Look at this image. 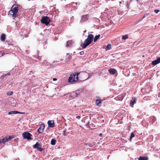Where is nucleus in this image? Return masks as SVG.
Returning <instances> with one entry per match:
<instances>
[{
    "label": "nucleus",
    "instance_id": "nucleus-1",
    "mask_svg": "<svg viewBox=\"0 0 160 160\" xmlns=\"http://www.w3.org/2000/svg\"><path fill=\"white\" fill-rule=\"evenodd\" d=\"M93 38L92 34H89L87 38L85 39L83 43L81 45V46L83 48H85L87 46L90 45L92 42Z\"/></svg>",
    "mask_w": 160,
    "mask_h": 160
},
{
    "label": "nucleus",
    "instance_id": "nucleus-2",
    "mask_svg": "<svg viewBox=\"0 0 160 160\" xmlns=\"http://www.w3.org/2000/svg\"><path fill=\"white\" fill-rule=\"evenodd\" d=\"M80 74L79 72H75L73 74L70 75L69 78L68 82L69 83H74L78 80V75Z\"/></svg>",
    "mask_w": 160,
    "mask_h": 160
},
{
    "label": "nucleus",
    "instance_id": "nucleus-3",
    "mask_svg": "<svg viewBox=\"0 0 160 160\" xmlns=\"http://www.w3.org/2000/svg\"><path fill=\"white\" fill-rule=\"evenodd\" d=\"M50 21V19L47 16L42 17L41 20V22L42 23L45 24L46 25H48L49 24Z\"/></svg>",
    "mask_w": 160,
    "mask_h": 160
},
{
    "label": "nucleus",
    "instance_id": "nucleus-4",
    "mask_svg": "<svg viewBox=\"0 0 160 160\" xmlns=\"http://www.w3.org/2000/svg\"><path fill=\"white\" fill-rule=\"evenodd\" d=\"M32 136V135L31 133L28 132H25L22 134V136L23 138L27 139L28 140L32 139L31 138Z\"/></svg>",
    "mask_w": 160,
    "mask_h": 160
},
{
    "label": "nucleus",
    "instance_id": "nucleus-5",
    "mask_svg": "<svg viewBox=\"0 0 160 160\" xmlns=\"http://www.w3.org/2000/svg\"><path fill=\"white\" fill-rule=\"evenodd\" d=\"M14 138L13 135H11L8 137H5V138L2 139V142L3 143H5L6 142L10 141L11 139Z\"/></svg>",
    "mask_w": 160,
    "mask_h": 160
},
{
    "label": "nucleus",
    "instance_id": "nucleus-6",
    "mask_svg": "<svg viewBox=\"0 0 160 160\" xmlns=\"http://www.w3.org/2000/svg\"><path fill=\"white\" fill-rule=\"evenodd\" d=\"M41 144L38 142H37L33 146V148H34L37 149L39 151L41 152L42 151V149L41 148Z\"/></svg>",
    "mask_w": 160,
    "mask_h": 160
},
{
    "label": "nucleus",
    "instance_id": "nucleus-7",
    "mask_svg": "<svg viewBox=\"0 0 160 160\" xmlns=\"http://www.w3.org/2000/svg\"><path fill=\"white\" fill-rule=\"evenodd\" d=\"M126 94V93H124L122 94H121L118 96L117 97L115 98V99L117 100L122 101L124 98L125 97Z\"/></svg>",
    "mask_w": 160,
    "mask_h": 160
},
{
    "label": "nucleus",
    "instance_id": "nucleus-8",
    "mask_svg": "<svg viewBox=\"0 0 160 160\" xmlns=\"http://www.w3.org/2000/svg\"><path fill=\"white\" fill-rule=\"evenodd\" d=\"M132 100H131L130 103V106L132 107H133L134 104L136 102L137 100L136 98L133 97L132 98Z\"/></svg>",
    "mask_w": 160,
    "mask_h": 160
},
{
    "label": "nucleus",
    "instance_id": "nucleus-9",
    "mask_svg": "<svg viewBox=\"0 0 160 160\" xmlns=\"http://www.w3.org/2000/svg\"><path fill=\"white\" fill-rule=\"evenodd\" d=\"M45 128L44 124H41L38 130V132L39 133H41L43 132V130Z\"/></svg>",
    "mask_w": 160,
    "mask_h": 160
},
{
    "label": "nucleus",
    "instance_id": "nucleus-10",
    "mask_svg": "<svg viewBox=\"0 0 160 160\" xmlns=\"http://www.w3.org/2000/svg\"><path fill=\"white\" fill-rule=\"evenodd\" d=\"M17 13V12L15 11L14 10H12V9H11V10L9 12V14L12 15V17L14 18L17 16L16 14Z\"/></svg>",
    "mask_w": 160,
    "mask_h": 160
},
{
    "label": "nucleus",
    "instance_id": "nucleus-11",
    "mask_svg": "<svg viewBox=\"0 0 160 160\" xmlns=\"http://www.w3.org/2000/svg\"><path fill=\"white\" fill-rule=\"evenodd\" d=\"M17 13V12L15 11L14 10H12V9H11V10L9 12V14L12 15V17L14 18L17 16L16 14Z\"/></svg>",
    "mask_w": 160,
    "mask_h": 160
},
{
    "label": "nucleus",
    "instance_id": "nucleus-12",
    "mask_svg": "<svg viewBox=\"0 0 160 160\" xmlns=\"http://www.w3.org/2000/svg\"><path fill=\"white\" fill-rule=\"evenodd\" d=\"M159 63H160V58H157L156 60L152 62V64L154 65H155Z\"/></svg>",
    "mask_w": 160,
    "mask_h": 160
},
{
    "label": "nucleus",
    "instance_id": "nucleus-13",
    "mask_svg": "<svg viewBox=\"0 0 160 160\" xmlns=\"http://www.w3.org/2000/svg\"><path fill=\"white\" fill-rule=\"evenodd\" d=\"M49 127L53 128L54 127V122L53 121H48V122Z\"/></svg>",
    "mask_w": 160,
    "mask_h": 160
},
{
    "label": "nucleus",
    "instance_id": "nucleus-14",
    "mask_svg": "<svg viewBox=\"0 0 160 160\" xmlns=\"http://www.w3.org/2000/svg\"><path fill=\"white\" fill-rule=\"evenodd\" d=\"M87 20V16L86 15H83L82 17L80 22H83L86 21Z\"/></svg>",
    "mask_w": 160,
    "mask_h": 160
},
{
    "label": "nucleus",
    "instance_id": "nucleus-15",
    "mask_svg": "<svg viewBox=\"0 0 160 160\" xmlns=\"http://www.w3.org/2000/svg\"><path fill=\"white\" fill-rule=\"evenodd\" d=\"M73 42L72 40L68 41L67 42L66 46L67 47L70 46L72 45H73Z\"/></svg>",
    "mask_w": 160,
    "mask_h": 160
},
{
    "label": "nucleus",
    "instance_id": "nucleus-16",
    "mask_svg": "<svg viewBox=\"0 0 160 160\" xmlns=\"http://www.w3.org/2000/svg\"><path fill=\"white\" fill-rule=\"evenodd\" d=\"M11 9H12V10H14L15 11L18 12V7L16 5H14L12 6Z\"/></svg>",
    "mask_w": 160,
    "mask_h": 160
},
{
    "label": "nucleus",
    "instance_id": "nucleus-17",
    "mask_svg": "<svg viewBox=\"0 0 160 160\" xmlns=\"http://www.w3.org/2000/svg\"><path fill=\"white\" fill-rule=\"evenodd\" d=\"M6 39L5 35L4 34H2L1 37V40L4 42L5 41Z\"/></svg>",
    "mask_w": 160,
    "mask_h": 160
},
{
    "label": "nucleus",
    "instance_id": "nucleus-18",
    "mask_svg": "<svg viewBox=\"0 0 160 160\" xmlns=\"http://www.w3.org/2000/svg\"><path fill=\"white\" fill-rule=\"evenodd\" d=\"M123 73L126 76H128L129 75L130 71H123Z\"/></svg>",
    "mask_w": 160,
    "mask_h": 160
},
{
    "label": "nucleus",
    "instance_id": "nucleus-19",
    "mask_svg": "<svg viewBox=\"0 0 160 160\" xmlns=\"http://www.w3.org/2000/svg\"><path fill=\"white\" fill-rule=\"evenodd\" d=\"M101 103V99H97L95 101V104L97 105H99V104Z\"/></svg>",
    "mask_w": 160,
    "mask_h": 160
},
{
    "label": "nucleus",
    "instance_id": "nucleus-20",
    "mask_svg": "<svg viewBox=\"0 0 160 160\" xmlns=\"http://www.w3.org/2000/svg\"><path fill=\"white\" fill-rule=\"evenodd\" d=\"M56 142L57 141L54 138H53L51 140V144L52 145H55L56 144Z\"/></svg>",
    "mask_w": 160,
    "mask_h": 160
},
{
    "label": "nucleus",
    "instance_id": "nucleus-21",
    "mask_svg": "<svg viewBox=\"0 0 160 160\" xmlns=\"http://www.w3.org/2000/svg\"><path fill=\"white\" fill-rule=\"evenodd\" d=\"M100 36V35L99 34L98 35L95 36L94 38V42H96L99 39Z\"/></svg>",
    "mask_w": 160,
    "mask_h": 160
},
{
    "label": "nucleus",
    "instance_id": "nucleus-22",
    "mask_svg": "<svg viewBox=\"0 0 160 160\" xmlns=\"http://www.w3.org/2000/svg\"><path fill=\"white\" fill-rule=\"evenodd\" d=\"M148 158L147 157H140L139 158V160H148Z\"/></svg>",
    "mask_w": 160,
    "mask_h": 160
},
{
    "label": "nucleus",
    "instance_id": "nucleus-23",
    "mask_svg": "<svg viewBox=\"0 0 160 160\" xmlns=\"http://www.w3.org/2000/svg\"><path fill=\"white\" fill-rule=\"evenodd\" d=\"M17 111H13L11 112H8V115H10L12 114H17Z\"/></svg>",
    "mask_w": 160,
    "mask_h": 160
},
{
    "label": "nucleus",
    "instance_id": "nucleus-24",
    "mask_svg": "<svg viewBox=\"0 0 160 160\" xmlns=\"http://www.w3.org/2000/svg\"><path fill=\"white\" fill-rule=\"evenodd\" d=\"M111 48V45L110 44H108L107 45L106 48V50H108L110 49Z\"/></svg>",
    "mask_w": 160,
    "mask_h": 160
},
{
    "label": "nucleus",
    "instance_id": "nucleus-25",
    "mask_svg": "<svg viewBox=\"0 0 160 160\" xmlns=\"http://www.w3.org/2000/svg\"><path fill=\"white\" fill-rule=\"evenodd\" d=\"M128 35H124L122 37V39L124 40H125L126 39L128 38Z\"/></svg>",
    "mask_w": 160,
    "mask_h": 160
},
{
    "label": "nucleus",
    "instance_id": "nucleus-26",
    "mask_svg": "<svg viewBox=\"0 0 160 160\" xmlns=\"http://www.w3.org/2000/svg\"><path fill=\"white\" fill-rule=\"evenodd\" d=\"M13 94V92L12 91H10L7 93V95H11Z\"/></svg>",
    "mask_w": 160,
    "mask_h": 160
},
{
    "label": "nucleus",
    "instance_id": "nucleus-27",
    "mask_svg": "<svg viewBox=\"0 0 160 160\" xmlns=\"http://www.w3.org/2000/svg\"><path fill=\"white\" fill-rule=\"evenodd\" d=\"M66 129H65L62 132V134L64 136H66Z\"/></svg>",
    "mask_w": 160,
    "mask_h": 160
},
{
    "label": "nucleus",
    "instance_id": "nucleus-28",
    "mask_svg": "<svg viewBox=\"0 0 160 160\" xmlns=\"http://www.w3.org/2000/svg\"><path fill=\"white\" fill-rule=\"evenodd\" d=\"M109 71V72L111 74H114L116 73V71Z\"/></svg>",
    "mask_w": 160,
    "mask_h": 160
},
{
    "label": "nucleus",
    "instance_id": "nucleus-29",
    "mask_svg": "<svg viewBox=\"0 0 160 160\" xmlns=\"http://www.w3.org/2000/svg\"><path fill=\"white\" fill-rule=\"evenodd\" d=\"M73 94L74 96L76 97L78 96V95L79 94V93H78L77 92H73Z\"/></svg>",
    "mask_w": 160,
    "mask_h": 160
},
{
    "label": "nucleus",
    "instance_id": "nucleus-30",
    "mask_svg": "<svg viewBox=\"0 0 160 160\" xmlns=\"http://www.w3.org/2000/svg\"><path fill=\"white\" fill-rule=\"evenodd\" d=\"M82 75H86V76H87L88 75V73H87V72H83L82 73Z\"/></svg>",
    "mask_w": 160,
    "mask_h": 160
},
{
    "label": "nucleus",
    "instance_id": "nucleus-31",
    "mask_svg": "<svg viewBox=\"0 0 160 160\" xmlns=\"http://www.w3.org/2000/svg\"><path fill=\"white\" fill-rule=\"evenodd\" d=\"M72 58V56L70 55H69L68 57V58L67 59V61L68 62Z\"/></svg>",
    "mask_w": 160,
    "mask_h": 160
},
{
    "label": "nucleus",
    "instance_id": "nucleus-32",
    "mask_svg": "<svg viewBox=\"0 0 160 160\" xmlns=\"http://www.w3.org/2000/svg\"><path fill=\"white\" fill-rule=\"evenodd\" d=\"M135 136L134 134L132 132L131 136H130V139H132V138L134 137Z\"/></svg>",
    "mask_w": 160,
    "mask_h": 160
},
{
    "label": "nucleus",
    "instance_id": "nucleus-33",
    "mask_svg": "<svg viewBox=\"0 0 160 160\" xmlns=\"http://www.w3.org/2000/svg\"><path fill=\"white\" fill-rule=\"evenodd\" d=\"M10 75V73H7V74H4L2 76V77H5L7 75Z\"/></svg>",
    "mask_w": 160,
    "mask_h": 160
},
{
    "label": "nucleus",
    "instance_id": "nucleus-34",
    "mask_svg": "<svg viewBox=\"0 0 160 160\" xmlns=\"http://www.w3.org/2000/svg\"><path fill=\"white\" fill-rule=\"evenodd\" d=\"M17 114L19 113L20 114H24L25 113V112H19L17 111Z\"/></svg>",
    "mask_w": 160,
    "mask_h": 160
},
{
    "label": "nucleus",
    "instance_id": "nucleus-35",
    "mask_svg": "<svg viewBox=\"0 0 160 160\" xmlns=\"http://www.w3.org/2000/svg\"><path fill=\"white\" fill-rule=\"evenodd\" d=\"M159 11L158 9H155L154 10V12L156 13H158Z\"/></svg>",
    "mask_w": 160,
    "mask_h": 160
},
{
    "label": "nucleus",
    "instance_id": "nucleus-36",
    "mask_svg": "<svg viewBox=\"0 0 160 160\" xmlns=\"http://www.w3.org/2000/svg\"><path fill=\"white\" fill-rule=\"evenodd\" d=\"M79 53L80 55H83L84 54V52L83 51H81Z\"/></svg>",
    "mask_w": 160,
    "mask_h": 160
},
{
    "label": "nucleus",
    "instance_id": "nucleus-37",
    "mask_svg": "<svg viewBox=\"0 0 160 160\" xmlns=\"http://www.w3.org/2000/svg\"><path fill=\"white\" fill-rule=\"evenodd\" d=\"M18 138H16V139H14V141H16V142H17V141H18Z\"/></svg>",
    "mask_w": 160,
    "mask_h": 160
},
{
    "label": "nucleus",
    "instance_id": "nucleus-38",
    "mask_svg": "<svg viewBox=\"0 0 160 160\" xmlns=\"http://www.w3.org/2000/svg\"><path fill=\"white\" fill-rule=\"evenodd\" d=\"M77 118H78V119H79L80 118V116H77L76 117Z\"/></svg>",
    "mask_w": 160,
    "mask_h": 160
},
{
    "label": "nucleus",
    "instance_id": "nucleus-39",
    "mask_svg": "<svg viewBox=\"0 0 160 160\" xmlns=\"http://www.w3.org/2000/svg\"><path fill=\"white\" fill-rule=\"evenodd\" d=\"M103 134L102 133H101L99 134V136L101 137H102V136Z\"/></svg>",
    "mask_w": 160,
    "mask_h": 160
},
{
    "label": "nucleus",
    "instance_id": "nucleus-40",
    "mask_svg": "<svg viewBox=\"0 0 160 160\" xmlns=\"http://www.w3.org/2000/svg\"><path fill=\"white\" fill-rule=\"evenodd\" d=\"M57 80V79L56 78H53V80L54 81H56Z\"/></svg>",
    "mask_w": 160,
    "mask_h": 160
},
{
    "label": "nucleus",
    "instance_id": "nucleus-41",
    "mask_svg": "<svg viewBox=\"0 0 160 160\" xmlns=\"http://www.w3.org/2000/svg\"><path fill=\"white\" fill-rule=\"evenodd\" d=\"M109 70H116L114 69V68H110Z\"/></svg>",
    "mask_w": 160,
    "mask_h": 160
},
{
    "label": "nucleus",
    "instance_id": "nucleus-42",
    "mask_svg": "<svg viewBox=\"0 0 160 160\" xmlns=\"http://www.w3.org/2000/svg\"><path fill=\"white\" fill-rule=\"evenodd\" d=\"M89 78V76H88V77L85 78V79L86 80Z\"/></svg>",
    "mask_w": 160,
    "mask_h": 160
},
{
    "label": "nucleus",
    "instance_id": "nucleus-43",
    "mask_svg": "<svg viewBox=\"0 0 160 160\" xmlns=\"http://www.w3.org/2000/svg\"><path fill=\"white\" fill-rule=\"evenodd\" d=\"M147 14H145V15L144 16H143V17H144V18H145V17H146V16H147Z\"/></svg>",
    "mask_w": 160,
    "mask_h": 160
},
{
    "label": "nucleus",
    "instance_id": "nucleus-44",
    "mask_svg": "<svg viewBox=\"0 0 160 160\" xmlns=\"http://www.w3.org/2000/svg\"><path fill=\"white\" fill-rule=\"evenodd\" d=\"M88 124H89V122H88L87 123L86 125L87 126H88L89 125Z\"/></svg>",
    "mask_w": 160,
    "mask_h": 160
},
{
    "label": "nucleus",
    "instance_id": "nucleus-45",
    "mask_svg": "<svg viewBox=\"0 0 160 160\" xmlns=\"http://www.w3.org/2000/svg\"><path fill=\"white\" fill-rule=\"evenodd\" d=\"M86 30H84V31H83V32H84V33H85V32H86Z\"/></svg>",
    "mask_w": 160,
    "mask_h": 160
},
{
    "label": "nucleus",
    "instance_id": "nucleus-46",
    "mask_svg": "<svg viewBox=\"0 0 160 160\" xmlns=\"http://www.w3.org/2000/svg\"><path fill=\"white\" fill-rule=\"evenodd\" d=\"M144 18V17H143L142 20H142L143 18Z\"/></svg>",
    "mask_w": 160,
    "mask_h": 160
},
{
    "label": "nucleus",
    "instance_id": "nucleus-47",
    "mask_svg": "<svg viewBox=\"0 0 160 160\" xmlns=\"http://www.w3.org/2000/svg\"><path fill=\"white\" fill-rule=\"evenodd\" d=\"M19 160V159H15V160Z\"/></svg>",
    "mask_w": 160,
    "mask_h": 160
},
{
    "label": "nucleus",
    "instance_id": "nucleus-48",
    "mask_svg": "<svg viewBox=\"0 0 160 160\" xmlns=\"http://www.w3.org/2000/svg\"><path fill=\"white\" fill-rule=\"evenodd\" d=\"M119 3H121V1L120 2H119Z\"/></svg>",
    "mask_w": 160,
    "mask_h": 160
},
{
    "label": "nucleus",
    "instance_id": "nucleus-49",
    "mask_svg": "<svg viewBox=\"0 0 160 160\" xmlns=\"http://www.w3.org/2000/svg\"><path fill=\"white\" fill-rule=\"evenodd\" d=\"M137 1H138L139 0H136Z\"/></svg>",
    "mask_w": 160,
    "mask_h": 160
},
{
    "label": "nucleus",
    "instance_id": "nucleus-50",
    "mask_svg": "<svg viewBox=\"0 0 160 160\" xmlns=\"http://www.w3.org/2000/svg\"><path fill=\"white\" fill-rule=\"evenodd\" d=\"M1 141H0V144H1Z\"/></svg>",
    "mask_w": 160,
    "mask_h": 160
},
{
    "label": "nucleus",
    "instance_id": "nucleus-51",
    "mask_svg": "<svg viewBox=\"0 0 160 160\" xmlns=\"http://www.w3.org/2000/svg\"><path fill=\"white\" fill-rule=\"evenodd\" d=\"M45 42H46L47 41H45Z\"/></svg>",
    "mask_w": 160,
    "mask_h": 160
},
{
    "label": "nucleus",
    "instance_id": "nucleus-52",
    "mask_svg": "<svg viewBox=\"0 0 160 160\" xmlns=\"http://www.w3.org/2000/svg\"><path fill=\"white\" fill-rule=\"evenodd\" d=\"M45 42H46L47 41H45Z\"/></svg>",
    "mask_w": 160,
    "mask_h": 160
},
{
    "label": "nucleus",
    "instance_id": "nucleus-53",
    "mask_svg": "<svg viewBox=\"0 0 160 160\" xmlns=\"http://www.w3.org/2000/svg\"><path fill=\"white\" fill-rule=\"evenodd\" d=\"M159 25H160V23L159 24Z\"/></svg>",
    "mask_w": 160,
    "mask_h": 160
}]
</instances>
